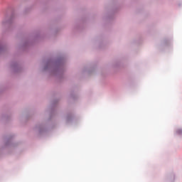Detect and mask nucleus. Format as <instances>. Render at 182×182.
I'll list each match as a JSON object with an SVG mask.
<instances>
[{
	"mask_svg": "<svg viewBox=\"0 0 182 182\" xmlns=\"http://www.w3.org/2000/svg\"><path fill=\"white\" fill-rule=\"evenodd\" d=\"M178 133L179 134H181V133H182V129L178 130Z\"/></svg>",
	"mask_w": 182,
	"mask_h": 182,
	"instance_id": "nucleus-1",
	"label": "nucleus"
}]
</instances>
